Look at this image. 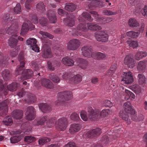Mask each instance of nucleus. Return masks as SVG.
Segmentation results:
<instances>
[{"label": "nucleus", "instance_id": "nucleus-35", "mask_svg": "<svg viewBox=\"0 0 147 147\" xmlns=\"http://www.w3.org/2000/svg\"><path fill=\"white\" fill-rule=\"evenodd\" d=\"M128 25L131 27H137L139 26L138 22L135 18H131L129 19Z\"/></svg>", "mask_w": 147, "mask_h": 147}, {"label": "nucleus", "instance_id": "nucleus-56", "mask_svg": "<svg viewBox=\"0 0 147 147\" xmlns=\"http://www.w3.org/2000/svg\"><path fill=\"white\" fill-rule=\"evenodd\" d=\"M35 140V138L34 137L31 136H26L24 138V141L28 143H30Z\"/></svg>", "mask_w": 147, "mask_h": 147}, {"label": "nucleus", "instance_id": "nucleus-63", "mask_svg": "<svg viewBox=\"0 0 147 147\" xmlns=\"http://www.w3.org/2000/svg\"><path fill=\"white\" fill-rule=\"evenodd\" d=\"M12 19V17H10L9 14L5 15L3 17V20L5 22H9Z\"/></svg>", "mask_w": 147, "mask_h": 147}, {"label": "nucleus", "instance_id": "nucleus-33", "mask_svg": "<svg viewBox=\"0 0 147 147\" xmlns=\"http://www.w3.org/2000/svg\"><path fill=\"white\" fill-rule=\"evenodd\" d=\"M79 66L82 69H84L86 68L88 65V62L86 60L82 58H79L78 61Z\"/></svg>", "mask_w": 147, "mask_h": 147}, {"label": "nucleus", "instance_id": "nucleus-49", "mask_svg": "<svg viewBox=\"0 0 147 147\" xmlns=\"http://www.w3.org/2000/svg\"><path fill=\"white\" fill-rule=\"evenodd\" d=\"M56 65H53V63H52L51 62H48V68L50 70H53L54 69V67L56 66L59 67L60 66V62L56 61L55 62Z\"/></svg>", "mask_w": 147, "mask_h": 147}, {"label": "nucleus", "instance_id": "nucleus-43", "mask_svg": "<svg viewBox=\"0 0 147 147\" xmlns=\"http://www.w3.org/2000/svg\"><path fill=\"white\" fill-rule=\"evenodd\" d=\"M49 78L53 82L58 83L60 81V79L57 75L53 73L50 74Z\"/></svg>", "mask_w": 147, "mask_h": 147}, {"label": "nucleus", "instance_id": "nucleus-25", "mask_svg": "<svg viewBox=\"0 0 147 147\" xmlns=\"http://www.w3.org/2000/svg\"><path fill=\"white\" fill-rule=\"evenodd\" d=\"M81 126L79 124L73 123L71 124L69 129V132L71 134L76 133L79 131Z\"/></svg>", "mask_w": 147, "mask_h": 147}, {"label": "nucleus", "instance_id": "nucleus-36", "mask_svg": "<svg viewBox=\"0 0 147 147\" xmlns=\"http://www.w3.org/2000/svg\"><path fill=\"white\" fill-rule=\"evenodd\" d=\"M147 55V53L145 51H138V52L135 55V58L139 60L143 58L146 57Z\"/></svg>", "mask_w": 147, "mask_h": 147}, {"label": "nucleus", "instance_id": "nucleus-46", "mask_svg": "<svg viewBox=\"0 0 147 147\" xmlns=\"http://www.w3.org/2000/svg\"><path fill=\"white\" fill-rule=\"evenodd\" d=\"M4 124L6 125H11L13 123V120L10 116H8L4 119L3 121Z\"/></svg>", "mask_w": 147, "mask_h": 147}, {"label": "nucleus", "instance_id": "nucleus-45", "mask_svg": "<svg viewBox=\"0 0 147 147\" xmlns=\"http://www.w3.org/2000/svg\"><path fill=\"white\" fill-rule=\"evenodd\" d=\"M102 13L104 15L107 16H114L117 13V11H113L108 9H105L103 10Z\"/></svg>", "mask_w": 147, "mask_h": 147}, {"label": "nucleus", "instance_id": "nucleus-20", "mask_svg": "<svg viewBox=\"0 0 147 147\" xmlns=\"http://www.w3.org/2000/svg\"><path fill=\"white\" fill-rule=\"evenodd\" d=\"M84 18L89 22H92L93 20V18L90 15L86 12L82 13L81 15L79 16L78 19L80 22H83L85 21Z\"/></svg>", "mask_w": 147, "mask_h": 147}, {"label": "nucleus", "instance_id": "nucleus-14", "mask_svg": "<svg viewBox=\"0 0 147 147\" xmlns=\"http://www.w3.org/2000/svg\"><path fill=\"white\" fill-rule=\"evenodd\" d=\"M80 45L79 40L77 39L71 40L67 45V49L70 50L74 51L77 49Z\"/></svg>", "mask_w": 147, "mask_h": 147}, {"label": "nucleus", "instance_id": "nucleus-23", "mask_svg": "<svg viewBox=\"0 0 147 147\" xmlns=\"http://www.w3.org/2000/svg\"><path fill=\"white\" fill-rule=\"evenodd\" d=\"M47 15L51 23H54L56 22L57 20L56 14L54 11H49Z\"/></svg>", "mask_w": 147, "mask_h": 147}, {"label": "nucleus", "instance_id": "nucleus-48", "mask_svg": "<svg viewBox=\"0 0 147 147\" xmlns=\"http://www.w3.org/2000/svg\"><path fill=\"white\" fill-rule=\"evenodd\" d=\"M89 107H89L88 108V109ZM88 115L87 116L86 115V111H81L80 113V115L82 119L84 121H87V120L88 118L89 119L91 120L95 121V120H93L89 118V115L88 112Z\"/></svg>", "mask_w": 147, "mask_h": 147}, {"label": "nucleus", "instance_id": "nucleus-5", "mask_svg": "<svg viewBox=\"0 0 147 147\" xmlns=\"http://www.w3.org/2000/svg\"><path fill=\"white\" fill-rule=\"evenodd\" d=\"M89 114V118L95 121L100 117H105L107 116L109 112L108 109L103 110L101 112L98 110H96L95 111L92 107H90L88 109Z\"/></svg>", "mask_w": 147, "mask_h": 147}, {"label": "nucleus", "instance_id": "nucleus-27", "mask_svg": "<svg viewBox=\"0 0 147 147\" xmlns=\"http://www.w3.org/2000/svg\"><path fill=\"white\" fill-rule=\"evenodd\" d=\"M23 114L22 111L20 110H16L12 113V116L13 118L16 119L22 118Z\"/></svg>", "mask_w": 147, "mask_h": 147}, {"label": "nucleus", "instance_id": "nucleus-55", "mask_svg": "<svg viewBox=\"0 0 147 147\" xmlns=\"http://www.w3.org/2000/svg\"><path fill=\"white\" fill-rule=\"evenodd\" d=\"M109 89L110 90H113L116 87L117 85L116 84L115 82L113 80H110L109 82Z\"/></svg>", "mask_w": 147, "mask_h": 147}, {"label": "nucleus", "instance_id": "nucleus-9", "mask_svg": "<svg viewBox=\"0 0 147 147\" xmlns=\"http://www.w3.org/2000/svg\"><path fill=\"white\" fill-rule=\"evenodd\" d=\"M95 38L98 41L106 42L108 40L109 35L106 31H103L96 33Z\"/></svg>", "mask_w": 147, "mask_h": 147}, {"label": "nucleus", "instance_id": "nucleus-62", "mask_svg": "<svg viewBox=\"0 0 147 147\" xmlns=\"http://www.w3.org/2000/svg\"><path fill=\"white\" fill-rule=\"evenodd\" d=\"M133 88L135 92L137 94H139L141 92V88L140 86L137 84L134 85Z\"/></svg>", "mask_w": 147, "mask_h": 147}, {"label": "nucleus", "instance_id": "nucleus-7", "mask_svg": "<svg viewBox=\"0 0 147 147\" xmlns=\"http://www.w3.org/2000/svg\"><path fill=\"white\" fill-rule=\"evenodd\" d=\"M10 24H11L10 28H11V30H7L6 32L7 34H12L13 33H15L18 42V40L21 41H23V38L18 36V26L17 20H12Z\"/></svg>", "mask_w": 147, "mask_h": 147}, {"label": "nucleus", "instance_id": "nucleus-18", "mask_svg": "<svg viewBox=\"0 0 147 147\" xmlns=\"http://www.w3.org/2000/svg\"><path fill=\"white\" fill-rule=\"evenodd\" d=\"M101 133V129L98 128L88 131L86 134V136L88 138H92L99 136Z\"/></svg>", "mask_w": 147, "mask_h": 147}, {"label": "nucleus", "instance_id": "nucleus-61", "mask_svg": "<svg viewBox=\"0 0 147 147\" xmlns=\"http://www.w3.org/2000/svg\"><path fill=\"white\" fill-rule=\"evenodd\" d=\"M20 140V137L17 136H14L11 138L10 139V142L11 143H15L18 142Z\"/></svg>", "mask_w": 147, "mask_h": 147}, {"label": "nucleus", "instance_id": "nucleus-53", "mask_svg": "<svg viewBox=\"0 0 147 147\" xmlns=\"http://www.w3.org/2000/svg\"><path fill=\"white\" fill-rule=\"evenodd\" d=\"M13 11L15 13L19 14L21 11V7L20 3L17 4L16 7L13 9Z\"/></svg>", "mask_w": 147, "mask_h": 147}, {"label": "nucleus", "instance_id": "nucleus-29", "mask_svg": "<svg viewBox=\"0 0 147 147\" xmlns=\"http://www.w3.org/2000/svg\"><path fill=\"white\" fill-rule=\"evenodd\" d=\"M62 63L67 66H72L74 65V61L68 57H65L62 60Z\"/></svg>", "mask_w": 147, "mask_h": 147}, {"label": "nucleus", "instance_id": "nucleus-16", "mask_svg": "<svg viewBox=\"0 0 147 147\" xmlns=\"http://www.w3.org/2000/svg\"><path fill=\"white\" fill-rule=\"evenodd\" d=\"M88 6L90 9H93L96 7H102L103 3L98 0H88Z\"/></svg>", "mask_w": 147, "mask_h": 147}, {"label": "nucleus", "instance_id": "nucleus-58", "mask_svg": "<svg viewBox=\"0 0 147 147\" xmlns=\"http://www.w3.org/2000/svg\"><path fill=\"white\" fill-rule=\"evenodd\" d=\"M71 119L74 121H78L80 119L79 115L76 113H72L70 116Z\"/></svg>", "mask_w": 147, "mask_h": 147}, {"label": "nucleus", "instance_id": "nucleus-57", "mask_svg": "<svg viewBox=\"0 0 147 147\" xmlns=\"http://www.w3.org/2000/svg\"><path fill=\"white\" fill-rule=\"evenodd\" d=\"M34 2V0H27L25 3V8L28 9H30L31 7V4Z\"/></svg>", "mask_w": 147, "mask_h": 147}, {"label": "nucleus", "instance_id": "nucleus-51", "mask_svg": "<svg viewBox=\"0 0 147 147\" xmlns=\"http://www.w3.org/2000/svg\"><path fill=\"white\" fill-rule=\"evenodd\" d=\"M39 22L40 24L42 26H46L48 24L47 19L44 17H42L39 20Z\"/></svg>", "mask_w": 147, "mask_h": 147}, {"label": "nucleus", "instance_id": "nucleus-2", "mask_svg": "<svg viewBox=\"0 0 147 147\" xmlns=\"http://www.w3.org/2000/svg\"><path fill=\"white\" fill-rule=\"evenodd\" d=\"M18 60L20 62V66L18 67L16 71L15 74L18 75L22 72V75L21 77V80H24L30 79L33 74V71L30 69H26L24 70L22 72L24 67L25 63L24 61V56L23 53H20L18 56Z\"/></svg>", "mask_w": 147, "mask_h": 147}, {"label": "nucleus", "instance_id": "nucleus-24", "mask_svg": "<svg viewBox=\"0 0 147 147\" xmlns=\"http://www.w3.org/2000/svg\"><path fill=\"white\" fill-rule=\"evenodd\" d=\"M13 34L11 35L9 39L8 42L9 45L11 47H14L16 46L18 43L15 34L14 33H13Z\"/></svg>", "mask_w": 147, "mask_h": 147}, {"label": "nucleus", "instance_id": "nucleus-6", "mask_svg": "<svg viewBox=\"0 0 147 147\" xmlns=\"http://www.w3.org/2000/svg\"><path fill=\"white\" fill-rule=\"evenodd\" d=\"M43 49L44 51L42 56L44 58H50L52 56L50 46L52 44V42L48 39L43 40Z\"/></svg>", "mask_w": 147, "mask_h": 147}, {"label": "nucleus", "instance_id": "nucleus-50", "mask_svg": "<svg viewBox=\"0 0 147 147\" xmlns=\"http://www.w3.org/2000/svg\"><path fill=\"white\" fill-rule=\"evenodd\" d=\"M39 33L44 38H48L50 39H52L54 37L53 36L46 32L40 31Z\"/></svg>", "mask_w": 147, "mask_h": 147}, {"label": "nucleus", "instance_id": "nucleus-52", "mask_svg": "<svg viewBox=\"0 0 147 147\" xmlns=\"http://www.w3.org/2000/svg\"><path fill=\"white\" fill-rule=\"evenodd\" d=\"M27 100L29 103H32L36 101V98L35 96L29 93V96Z\"/></svg>", "mask_w": 147, "mask_h": 147}, {"label": "nucleus", "instance_id": "nucleus-12", "mask_svg": "<svg viewBox=\"0 0 147 147\" xmlns=\"http://www.w3.org/2000/svg\"><path fill=\"white\" fill-rule=\"evenodd\" d=\"M34 26L32 24L31 22L29 21L27 22L24 23L22 25L20 34L24 36L28 32L29 29L33 30L34 28Z\"/></svg>", "mask_w": 147, "mask_h": 147}, {"label": "nucleus", "instance_id": "nucleus-28", "mask_svg": "<svg viewBox=\"0 0 147 147\" xmlns=\"http://www.w3.org/2000/svg\"><path fill=\"white\" fill-rule=\"evenodd\" d=\"M47 119V116H44L40 119L35 120L33 122V124L35 125H44Z\"/></svg>", "mask_w": 147, "mask_h": 147}, {"label": "nucleus", "instance_id": "nucleus-19", "mask_svg": "<svg viewBox=\"0 0 147 147\" xmlns=\"http://www.w3.org/2000/svg\"><path fill=\"white\" fill-rule=\"evenodd\" d=\"M124 63L127 65L128 67L132 68L135 66L134 60L130 55H127L124 59Z\"/></svg>", "mask_w": 147, "mask_h": 147}, {"label": "nucleus", "instance_id": "nucleus-10", "mask_svg": "<svg viewBox=\"0 0 147 147\" xmlns=\"http://www.w3.org/2000/svg\"><path fill=\"white\" fill-rule=\"evenodd\" d=\"M134 81V79L131 72L124 73L121 80L122 83L129 84L132 83Z\"/></svg>", "mask_w": 147, "mask_h": 147}, {"label": "nucleus", "instance_id": "nucleus-39", "mask_svg": "<svg viewBox=\"0 0 147 147\" xmlns=\"http://www.w3.org/2000/svg\"><path fill=\"white\" fill-rule=\"evenodd\" d=\"M138 78L139 84L143 86L146 83V78L145 76L142 74H140L138 75Z\"/></svg>", "mask_w": 147, "mask_h": 147}, {"label": "nucleus", "instance_id": "nucleus-38", "mask_svg": "<svg viewBox=\"0 0 147 147\" xmlns=\"http://www.w3.org/2000/svg\"><path fill=\"white\" fill-rule=\"evenodd\" d=\"M146 66V62L144 61H140L137 66L138 70L140 71H144L145 69Z\"/></svg>", "mask_w": 147, "mask_h": 147}, {"label": "nucleus", "instance_id": "nucleus-1", "mask_svg": "<svg viewBox=\"0 0 147 147\" xmlns=\"http://www.w3.org/2000/svg\"><path fill=\"white\" fill-rule=\"evenodd\" d=\"M123 106L124 110L120 111V117L126 121L127 125H129L131 122L129 116L130 115L131 119H135L136 117L135 115L136 111L132 108L130 103L129 102L124 103Z\"/></svg>", "mask_w": 147, "mask_h": 147}, {"label": "nucleus", "instance_id": "nucleus-8", "mask_svg": "<svg viewBox=\"0 0 147 147\" xmlns=\"http://www.w3.org/2000/svg\"><path fill=\"white\" fill-rule=\"evenodd\" d=\"M67 121L65 117H63L59 119L56 121V129L60 131H64L67 127Z\"/></svg>", "mask_w": 147, "mask_h": 147}, {"label": "nucleus", "instance_id": "nucleus-31", "mask_svg": "<svg viewBox=\"0 0 147 147\" xmlns=\"http://www.w3.org/2000/svg\"><path fill=\"white\" fill-rule=\"evenodd\" d=\"M76 5L75 4L71 3H67L65 4L64 9L67 11L72 12L76 9Z\"/></svg>", "mask_w": 147, "mask_h": 147}, {"label": "nucleus", "instance_id": "nucleus-37", "mask_svg": "<svg viewBox=\"0 0 147 147\" xmlns=\"http://www.w3.org/2000/svg\"><path fill=\"white\" fill-rule=\"evenodd\" d=\"M1 75L3 79L6 81L9 80L11 76L9 71L7 69L3 71L1 73Z\"/></svg>", "mask_w": 147, "mask_h": 147}, {"label": "nucleus", "instance_id": "nucleus-41", "mask_svg": "<svg viewBox=\"0 0 147 147\" xmlns=\"http://www.w3.org/2000/svg\"><path fill=\"white\" fill-rule=\"evenodd\" d=\"M9 59V58L7 57L4 60L3 54L0 52V66L5 67L6 66Z\"/></svg>", "mask_w": 147, "mask_h": 147}, {"label": "nucleus", "instance_id": "nucleus-60", "mask_svg": "<svg viewBox=\"0 0 147 147\" xmlns=\"http://www.w3.org/2000/svg\"><path fill=\"white\" fill-rule=\"evenodd\" d=\"M30 19L31 22L34 24H36L38 23V18L35 14L32 15L30 16Z\"/></svg>", "mask_w": 147, "mask_h": 147}, {"label": "nucleus", "instance_id": "nucleus-42", "mask_svg": "<svg viewBox=\"0 0 147 147\" xmlns=\"http://www.w3.org/2000/svg\"><path fill=\"white\" fill-rule=\"evenodd\" d=\"M127 44L129 45L134 49L137 48L138 46V43L137 41L132 40L130 39L127 40L126 41Z\"/></svg>", "mask_w": 147, "mask_h": 147}, {"label": "nucleus", "instance_id": "nucleus-17", "mask_svg": "<svg viewBox=\"0 0 147 147\" xmlns=\"http://www.w3.org/2000/svg\"><path fill=\"white\" fill-rule=\"evenodd\" d=\"M82 55L84 57L87 58L92 57V49L91 47L89 46H85L81 49Z\"/></svg>", "mask_w": 147, "mask_h": 147}, {"label": "nucleus", "instance_id": "nucleus-40", "mask_svg": "<svg viewBox=\"0 0 147 147\" xmlns=\"http://www.w3.org/2000/svg\"><path fill=\"white\" fill-rule=\"evenodd\" d=\"M37 10L41 13H43L45 10V5L43 2H39L36 5Z\"/></svg>", "mask_w": 147, "mask_h": 147}, {"label": "nucleus", "instance_id": "nucleus-15", "mask_svg": "<svg viewBox=\"0 0 147 147\" xmlns=\"http://www.w3.org/2000/svg\"><path fill=\"white\" fill-rule=\"evenodd\" d=\"M37 42L36 40L33 38H30L26 41L27 45L29 46L33 51L38 52L39 51V48L36 44Z\"/></svg>", "mask_w": 147, "mask_h": 147}, {"label": "nucleus", "instance_id": "nucleus-32", "mask_svg": "<svg viewBox=\"0 0 147 147\" xmlns=\"http://www.w3.org/2000/svg\"><path fill=\"white\" fill-rule=\"evenodd\" d=\"M92 57L95 59H100L105 58V55L101 52H94L92 53Z\"/></svg>", "mask_w": 147, "mask_h": 147}, {"label": "nucleus", "instance_id": "nucleus-11", "mask_svg": "<svg viewBox=\"0 0 147 147\" xmlns=\"http://www.w3.org/2000/svg\"><path fill=\"white\" fill-rule=\"evenodd\" d=\"M10 102L9 100L7 99L0 103V111L2 110L0 113L1 116L3 117L7 114L8 109L7 105Z\"/></svg>", "mask_w": 147, "mask_h": 147}, {"label": "nucleus", "instance_id": "nucleus-59", "mask_svg": "<svg viewBox=\"0 0 147 147\" xmlns=\"http://www.w3.org/2000/svg\"><path fill=\"white\" fill-rule=\"evenodd\" d=\"M125 92L126 93V96L127 98L131 97L134 98L135 97V95L132 92L127 90H125Z\"/></svg>", "mask_w": 147, "mask_h": 147}, {"label": "nucleus", "instance_id": "nucleus-22", "mask_svg": "<svg viewBox=\"0 0 147 147\" xmlns=\"http://www.w3.org/2000/svg\"><path fill=\"white\" fill-rule=\"evenodd\" d=\"M39 109L44 113L50 111L51 110V107L47 103H41L38 105Z\"/></svg>", "mask_w": 147, "mask_h": 147}, {"label": "nucleus", "instance_id": "nucleus-3", "mask_svg": "<svg viewBox=\"0 0 147 147\" xmlns=\"http://www.w3.org/2000/svg\"><path fill=\"white\" fill-rule=\"evenodd\" d=\"M72 97L71 91H64L59 92L57 96L58 100L55 102L57 106L63 105L64 103L71 99Z\"/></svg>", "mask_w": 147, "mask_h": 147}, {"label": "nucleus", "instance_id": "nucleus-64", "mask_svg": "<svg viewBox=\"0 0 147 147\" xmlns=\"http://www.w3.org/2000/svg\"><path fill=\"white\" fill-rule=\"evenodd\" d=\"M55 121V119L53 118L48 121L47 122V126L49 127H51L52 126H53L54 125Z\"/></svg>", "mask_w": 147, "mask_h": 147}, {"label": "nucleus", "instance_id": "nucleus-54", "mask_svg": "<svg viewBox=\"0 0 147 147\" xmlns=\"http://www.w3.org/2000/svg\"><path fill=\"white\" fill-rule=\"evenodd\" d=\"M50 139L47 137L42 138L39 139L38 143L40 145H42L45 143L50 141Z\"/></svg>", "mask_w": 147, "mask_h": 147}, {"label": "nucleus", "instance_id": "nucleus-34", "mask_svg": "<svg viewBox=\"0 0 147 147\" xmlns=\"http://www.w3.org/2000/svg\"><path fill=\"white\" fill-rule=\"evenodd\" d=\"M63 22L66 25L70 27L73 26L74 24V19L72 17L64 18Z\"/></svg>", "mask_w": 147, "mask_h": 147}, {"label": "nucleus", "instance_id": "nucleus-13", "mask_svg": "<svg viewBox=\"0 0 147 147\" xmlns=\"http://www.w3.org/2000/svg\"><path fill=\"white\" fill-rule=\"evenodd\" d=\"M35 113V109L32 106L28 107L26 113V118L30 120L34 119L36 117Z\"/></svg>", "mask_w": 147, "mask_h": 147}, {"label": "nucleus", "instance_id": "nucleus-21", "mask_svg": "<svg viewBox=\"0 0 147 147\" xmlns=\"http://www.w3.org/2000/svg\"><path fill=\"white\" fill-rule=\"evenodd\" d=\"M41 84L42 85L49 89H51L53 87V84L50 80L47 78H43L41 80Z\"/></svg>", "mask_w": 147, "mask_h": 147}, {"label": "nucleus", "instance_id": "nucleus-4", "mask_svg": "<svg viewBox=\"0 0 147 147\" xmlns=\"http://www.w3.org/2000/svg\"><path fill=\"white\" fill-rule=\"evenodd\" d=\"M19 84L13 82L7 86V88H4V84L2 80H0V98L3 96H6L8 93L9 91H14L17 89Z\"/></svg>", "mask_w": 147, "mask_h": 147}, {"label": "nucleus", "instance_id": "nucleus-26", "mask_svg": "<svg viewBox=\"0 0 147 147\" xmlns=\"http://www.w3.org/2000/svg\"><path fill=\"white\" fill-rule=\"evenodd\" d=\"M82 80V76L79 74L75 75L72 78L69 82L72 84H77L80 82Z\"/></svg>", "mask_w": 147, "mask_h": 147}, {"label": "nucleus", "instance_id": "nucleus-30", "mask_svg": "<svg viewBox=\"0 0 147 147\" xmlns=\"http://www.w3.org/2000/svg\"><path fill=\"white\" fill-rule=\"evenodd\" d=\"M88 30H100L101 29V27L97 24H94L92 23H89L87 24Z\"/></svg>", "mask_w": 147, "mask_h": 147}, {"label": "nucleus", "instance_id": "nucleus-47", "mask_svg": "<svg viewBox=\"0 0 147 147\" xmlns=\"http://www.w3.org/2000/svg\"><path fill=\"white\" fill-rule=\"evenodd\" d=\"M127 35L131 38H136L140 34L139 32H135L133 31L128 32L126 33Z\"/></svg>", "mask_w": 147, "mask_h": 147}, {"label": "nucleus", "instance_id": "nucleus-44", "mask_svg": "<svg viewBox=\"0 0 147 147\" xmlns=\"http://www.w3.org/2000/svg\"><path fill=\"white\" fill-rule=\"evenodd\" d=\"M83 23H80L77 26V28L78 30L82 31L85 32L88 30L87 24L84 23V22H83Z\"/></svg>", "mask_w": 147, "mask_h": 147}]
</instances>
